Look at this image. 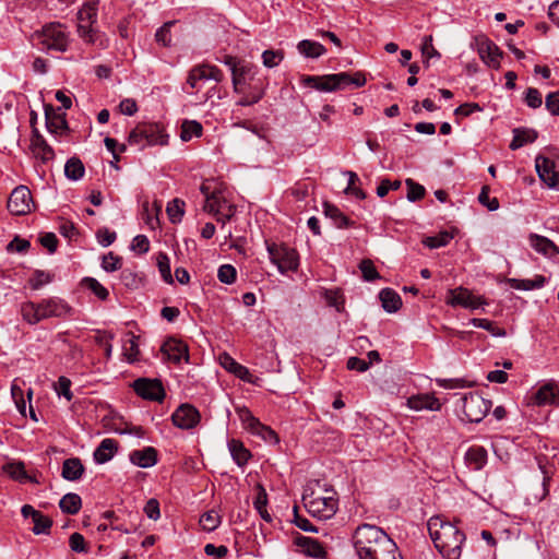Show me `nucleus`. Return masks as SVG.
Instances as JSON below:
<instances>
[{
  "mask_svg": "<svg viewBox=\"0 0 559 559\" xmlns=\"http://www.w3.org/2000/svg\"><path fill=\"white\" fill-rule=\"evenodd\" d=\"M538 133L534 129L515 128L513 130V139L510 143V148L512 151L519 150L526 144L535 142Z\"/></svg>",
  "mask_w": 559,
  "mask_h": 559,
  "instance_id": "obj_31",
  "label": "nucleus"
},
{
  "mask_svg": "<svg viewBox=\"0 0 559 559\" xmlns=\"http://www.w3.org/2000/svg\"><path fill=\"white\" fill-rule=\"evenodd\" d=\"M452 239V235L448 231H441L436 236L427 237L423 242L430 249H436L447 246Z\"/></svg>",
  "mask_w": 559,
  "mask_h": 559,
  "instance_id": "obj_52",
  "label": "nucleus"
},
{
  "mask_svg": "<svg viewBox=\"0 0 559 559\" xmlns=\"http://www.w3.org/2000/svg\"><path fill=\"white\" fill-rule=\"evenodd\" d=\"M97 2L88 1L78 13V33L79 36L87 44H98L100 48L106 47V40L102 38L99 33L92 27L96 22Z\"/></svg>",
  "mask_w": 559,
  "mask_h": 559,
  "instance_id": "obj_7",
  "label": "nucleus"
},
{
  "mask_svg": "<svg viewBox=\"0 0 559 559\" xmlns=\"http://www.w3.org/2000/svg\"><path fill=\"white\" fill-rule=\"evenodd\" d=\"M242 97L237 102L238 106H251L257 104L264 96V90L262 86L254 85L248 93L245 91L241 93Z\"/></svg>",
  "mask_w": 559,
  "mask_h": 559,
  "instance_id": "obj_43",
  "label": "nucleus"
},
{
  "mask_svg": "<svg viewBox=\"0 0 559 559\" xmlns=\"http://www.w3.org/2000/svg\"><path fill=\"white\" fill-rule=\"evenodd\" d=\"M267 252L271 261L277 265L282 274L297 270L299 257L295 249L283 243H267Z\"/></svg>",
  "mask_w": 559,
  "mask_h": 559,
  "instance_id": "obj_9",
  "label": "nucleus"
},
{
  "mask_svg": "<svg viewBox=\"0 0 559 559\" xmlns=\"http://www.w3.org/2000/svg\"><path fill=\"white\" fill-rule=\"evenodd\" d=\"M175 25V21L166 22L155 34L156 41L167 47L170 45V28Z\"/></svg>",
  "mask_w": 559,
  "mask_h": 559,
  "instance_id": "obj_57",
  "label": "nucleus"
},
{
  "mask_svg": "<svg viewBox=\"0 0 559 559\" xmlns=\"http://www.w3.org/2000/svg\"><path fill=\"white\" fill-rule=\"evenodd\" d=\"M69 545L71 550L75 552H86V545L84 536L80 533H73L71 534L69 538Z\"/></svg>",
  "mask_w": 559,
  "mask_h": 559,
  "instance_id": "obj_61",
  "label": "nucleus"
},
{
  "mask_svg": "<svg viewBox=\"0 0 559 559\" xmlns=\"http://www.w3.org/2000/svg\"><path fill=\"white\" fill-rule=\"evenodd\" d=\"M85 468L79 457H71L63 461L61 475L64 479L74 481L82 477Z\"/></svg>",
  "mask_w": 559,
  "mask_h": 559,
  "instance_id": "obj_32",
  "label": "nucleus"
},
{
  "mask_svg": "<svg viewBox=\"0 0 559 559\" xmlns=\"http://www.w3.org/2000/svg\"><path fill=\"white\" fill-rule=\"evenodd\" d=\"M535 168L539 179L549 188H559V158L537 156Z\"/></svg>",
  "mask_w": 559,
  "mask_h": 559,
  "instance_id": "obj_14",
  "label": "nucleus"
},
{
  "mask_svg": "<svg viewBox=\"0 0 559 559\" xmlns=\"http://www.w3.org/2000/svg\"><path fill=\"white\" fill-rule=\"evenodd\" d=\"M134 392L144 400L162 402L165 390L158 379L139 378L132 383Z\"/></svg>",
  "mask_w": 559,
  "mask_h": 559,
  "instance_id": "obj_15",
  "label": "nucleus"
},
{
  "mask_svg": "<svg viewBox=\"0 0 559 559\" xmlns=\"http://www.w3.org/2000/svg\"><path fill=\"white\" fill-rule=\"evenodd\" d=\"M427 527L436 549L444 559L461 558L462 546L466 540L464 532L442 516L430 518Z\"/></svg>",
  "mask_w": 559,
  "mask_h": 559,
  "instance_id": "obj_2",
  "label": "nucleus"
},
{
  "mask_svg": "<svg viewBox=\"0 0 559 559\" xmlns=\"http://www.w3.org/2000/svg\"><path fill=\"white\" fill-rule=\"evenodd\" d=\"M144 513L151 520H158L160 516L159 502L155 498H151L144 507Z\"/></svg>",
  "mask_w": 559,
  "mask_h": 559,
  "instance_id": "obj_64",
  "label": "nucleus"
},
{
  "mask_svg": "<svg viewBox=\"0 0 559 559\" xmlns=\"http://www.w3.org/2000/svg\"><path fill=\"white\" fill-rule=\"evenodd\" d=\"M118 451V442L115 439L106 438L94 451V460L98 464H104L111 460Z\"/></svg>",
  "mask_w": 559,
  "mask_h": 559,
  "instance_id": "obj_30",
  "label": "nucleus"
},
{
  "mask_svg": "<svg viewBox=\"0 0 559 559\" xmlns=\"http://www.w3.org/2000/svg\"><path fill=\"white\" fill-rule=\"evenodd\" d=\"M545 106L551 115L559 116V91L551 92L546 96Z\"/></svg>",
  "mask_w": 559,
  "mask_h": 559,
  "instance_id": "obj_60",
  "label": "nucleus"
},
{
  "mask_svg": "<svg viewBox=\"0 0 559 559\" xmlns=\"http://www.w3.org/2000/svg\"><path fill=\"white\" fill-rule=\"evenodd\" d=\"M155 260H156V266L159 271L162 280H174L173 274H171L170 260H169L168 255L164 252H159L155 257Z\"/></svg>",
  "mask_w": 559,
  "mask_h": 559,
  "instance_id": "obj_49",
  "label": "nucleus"
},
{
  "mask_svg": "<svg viewBox=\"0 0 559 559\" xmlns=\"http://www.w3.org/2000/svg\"><path fill=\"white\" fill-rule=\"evenodd\" d=\"M46 126L50 133L57 134L68 130L64 112H59L52 105H45Z\"/></svg>",
  "mask_w": 559,
  "mask_h": 559,
  "instance_id": "obj_22",
  "label": "nucleus"
},
{
  "mask_svg": "<svg viewBox=\"0 0 559 559\" xmlns=\"http://www.w3.org/2000/svg\"><path fill=\"white\" fill-rule=\"evenodd\" d=\"M31 147L33 153L39 157L43 162L51 160L55 156L53 150L46 142L41 134L37 130H34L31 140Z\"/></svg>",
  "mask_w": 559,
  "mask_h": 559,
  "instance_id": "obj_28",
  "label": "nucleus"
},
{
  "mask_svg": "<svg viewBox=\"0 0 559 559\" xmlns=\"http://www.w3.org/2000/svg\"><path fill=\"white\" fill-rule=\"evenodd\" d=\"M128 336H130V338H128L123 344V355L129 362H134L138 360L140 355L138 336H135L132 332H129Z\"/></svg>",
  "mask_w": 559,
  "mask_h": 559,
  "instance_id": "obj_44",
  "label": "nucleus"
},
{
  "mask_svg": "<svg viewBox=\"0 0 559 559\" xmlns=\"http://www.w3.org/2000/svg\"><path fill=\"white\" fill-rule=\"evenodd\" d=\"M284 59L282 50H264L262 53L263 64L266 68L276 67Z\"/></svg>",
  "mask_w": 559,
  "mask_h": 559,
  "instance_id": "obj_55",
  "label": "nucleus"
},
{
  "mask_svg": "<svg viewBox=\"0 0 559 559\" xmlns=\"http://www.w3.org/2000/svg\"><path fill=\"white\" fill-rule=\"evenodd\" d=\"M214 183V180H205L200 187L205 198L203 210L214 215L217 222L225 224L235 215L236 210L227 202L217 185L213 186Z\"/></svg>",
  "mask_w": 559,
  "mask_h": 559,
  "instance_id": "obj_4",
  "label": "nucleus"
},
{
  "mask_svg": "<svg viewBox=\"0 0 559 559\" xmlns=\"http://www.w3.org/2000/svg\"><path fill=\"white\" fill-rule=\"evenodd\" d=\"M307 511L319 520H329L337 511L338 501L333 489L323 491H311L302 497Z\"/></svg>",
  "mask_w": 559,
  "mask_h": 559,
  "instance_id": "obj_5",
  "label": "nucleus"
},
{
  "mask_svg": "<svg viewBox=\"0 0 559 559\" xmlns=\"http://www.w3.org/2000/svg\"><path fill=\"white\" fill-rule=\"evenodd\" d=\"M21 513L25 519H32L34 523L32 531L34 534L39 535L49 533L52 521L48 516L44 515L40 511L35 510L29 504H25L22 507Z\"/></svg>",
  "mask_w": 559,
  "mask_h": 559,
  "instance_id": "obj_20",
  "label": "nucleus"
},
{
  "mask_svg": "<svg viewBox=\"0 0 559 559\" xmlns=\"http://www.w3.org/2000/svg\"><path fill=\"white\" fill-rule=\"evenodd\" d=\"M157 450L153 447L134 450L129 455L131 463L142 468L154 466L157 463Z\"/></svg>",
  "mask_w": 559,
  "mask_h": 559,
  "instance_id": "obj_25",
  "label": "nucleus"
},
{
  "mask_svg": "<svg viewBox=\"0 0 559 559\" xmlns=\"http://www.w3.org/2000/svg\"><path fill=\"white\" fill-rule=\"evenodd\" d=\"M489 187L484 186L478 195V201L481 205L486 206L489 211H496L499 209V201L497 198H489Z\"/></svg>",
  "mask_w": 559,
  "mask_h": 559,
  "instance_id": "obj_56",
  "label": "nucleus"
},
{
  "mask_svg": "<svg viewBox=\"0 0 559 559\" xmlns=\"http://www.w3.org/2000/svg\"><path fill=\"white\" fill-rule=\"evenodd\" d=\"M222 518L215 510H210L202 514L200 518V524L204 531L212 532L218 527Z\"/></svg>",
  "mask_w": 559,
  "mask_h": 559,
  "instance_id": "obj_46",
  "label": "nucleus"
},
{
  "mask_svg": "<svg viewBox=\"0 0 559 559\" xmlns=\"http://www.w3.org/2000/svg\"><path fill=\"white\" fill-rule=\"evenodd\" d=\"M59 507L63 513L76 514L82 507L81 497L78 493L69 492L60 499Z\"/></svg>",
  "mask_w": 559,
  "mask_h": 559,
  "instance_id": "obj_38",
  "label": "nucleus"
},
{
  "mask_svg": "<svg viewBox=\"0 0 559 559\" xmlns=\"http://www.w3.org/2000/svg\"><path fill=\"white\" fill-rule=\"evenodd\" d=\"M2 471L13 480L26 483L28 474L25 471V464L22 461H11L2 466Z\"/></svg>",
  "mask_w": 559,
  "mask_h": 559,
  "instance_id": "obj_34",
  "label": "nucleus"
},
{
  "mask_svg": "<svg viewBox=\"0 0 559 559\" xmlns=\"http://www.w3.org/2000/svg\"><path fill=\"white\" fill-rule=\"evenodd\" d=\"M353 545L359 559H403L393 539L376 525H359L353 534Z\"/></svg>",
  "mask_w": 559,
  "mask_h": 559,
  "instance_id": "obj_1",
  "label": "nucleus"
},
{
  "mask_svg": "<svg viewBox=\"0 0 559 559\" xmlns=\"http://www.w3.org/2000/svg\"><path fill=\"white\" fill-rule=\"evenodd\" d=\"M359 270L364 280H382L373 262L369 259H365L359 263Z\"/></svg>",
  "mask_w": 559,
  "mask_h": 559,
  "instance_id": "obj_54",
  "label": "nucleus"
},
{
  "mask_svg": "<svg viewBox=\"0 0 559 559\" xmlns=\"http://www.w3.org/2000/svg\"><path fill=\"white\" fill-rule=\"evenodd\" d=\"M34 206L32 192L26 186L16 187L8 200V210L13 215H26L32 212Z\"/></svg>",
  "mask_w": 559,
  "mask_h": 559,
  "instance_id": "obj_13",
  "label": "nucleus"
},
{
  "mask_svg": "<svg viewBox=\"0 0 559 559\" xmlns=\"http://www.w3.org/2000/svg\"><path fill=\"white\" fill-rule=\"evenodd\" d=\"M471 323L475 328H480V329H484V330L490 332L493 336H504L506 335V331L503 329L497 326L492 321H490L488 319L474 318L471 320Z\"/></svg>",
  "mask_w": 559,
  "mask_h": 559,
  "instance_id": "obj_50",
  "label": "nucleus"
},
{
  "mask_svg": "<svg viewBox=\"0 0 559 559\" xmlns=\"http://www.w3.org/2000/svg\"><path fill=\"white\" fill-rule=\"evenodd\" d=\"M228 449L234 461L239 466H243L245 464H247L249 459L251 457L250 451L246 449L243 443L239 440L231 439L228 442Z\"/></svg>",
  "mask_w": 559,
  "mask_h": 559,
  "instance_id": "obj_35",
  "label": "nucleus"
},
{
  "mask_svg": "<svg viewBox=\"0 0 559 559\" xmlns=\"http://www.w3.org/2000/svg\"><path fill=\"white\" fill-rule=\"evenodd\" d=\"M525 103L531 108H538L543 104L542 94L535 87H528L525 93Z\"/></svg>",
  "mask_w": 559,
  "mask_h": 559,
  "instance_id": "obj_58",
  "label": "nucleus"
},
{
  "mask_svg": "<svg viewBox=\"0 0 559 559\" xmlns=\"http://www.w3.org/2000/svg\"><path fill=\"white\" fill-rule=\"evenodd\" d=\"M223 78V72L217 67L210 64H200L193 67L189 71L187 84L190 85L191 88H195L198 81L213 80L215 82H222Z\"/></svg>",
  "mask_w": 559,
  "mask_h": 559,
  "instance_id": "obj_18",
  "label": "nucleus"
},
{
  "mask_svg": "<svg viewBox=\"0 0 559 559\" xmlns=\"http://www.w3.org/2000/svg\"><path fill=\"white\" fill-rule=\"evenodd\" d=\"M379 299L383 310L388 313L399 311L403 305L401 296L392 288H383L379 293Z\"/></svg>",
  "mask_w": 559,
  "mask_h": 559,
  "instance_id": "obj_29",
  "label": "nucleus"
},
{
  "mask_svg": "<svg viewBox=\"0 0 559 559\" xmlns=\"http://www.w3.org/2000/svg\"><path fill=\"white\" fill-rule=\"evenodd\" d=\"M71 380L64 376L58 378V381L55 383L53 388L56 393L59 396H63L70 402L73 399V393L71 391Z\"/></svg>",
  "mask_w": 559,
  "mask_h": 559,
  "instance_id": "obj_53",
  "label": "nucleus"
},
{
  "mask_svg": "<svg viewBox=\"0 0 559 559\" xmlns=\"http://www.w3.org/2000/svg\"><path fill=\"white\" fill-rule=\"evenodd\" d=\"M465 460L475 471H479L487 463V451L483 447H472L466 452Z\"/></svg>",
  "mask_w": 559,
  "mask_h": 559,
  "instance_id": "obj_36",
  "label": "nucleus"
},
{
  "mask_svg": "<svg viewBox=\"0 0 559 559\" xmlns=\"http://www.w3.org/2000/svg\"><path fill=\"white\" fill-rule=\"evenodd\" d=\"M407 406L414 411H440L441 403L433 394H418L407 400Z\"/></svg>",
  "mask_w": 559,
  "mask_h": 559,
  "instance_id": "obj_26",
  "label": "nucleus"
},
{
  "mask_svg": "<svg viewBox=\"0 0 559 559\" xmlns=\"http://www.w3.org/2000/svg\"><path fill=\"white\" fill-rule=\"evenodd\" d=\"M202 124L195 120H185L181 124L180 139L183 142L190 141L193 136L200 138L202 135Z\"/></svg>",
  "mask_w": 559,
  "mask_h": 559,
  "instance_id": "obj_42",
  "label": "nucleus"
},
{
  "mask_svg": "<svg viewBox=\"0 0 559 559\" xmlns=\"http://www.w3.org/2000/svg\"><path fill=\"white\" fill-rule=\"evenodd\" d=\"M298 51L307 58H319L326 52L325 47L309 39H304L297 45Z\"/></svg>",
  "mask_w": 559,
  "mask_h": 559,
  "instance_id": "obj_37",
  "label": "nucleus"
},
{
  "mask_svg": "<svg viewBox=\"0 0 559 559\" xmlns=\"http://www.w3.org/2000/svg\"><path fill=\"white\" fill-rule=\"evenodd\" d=\"M535 404L559 405V388L555 382H548L542 385L535 393Z\"/></svg>",
  "mask_w": 559,
  "mask_h": 559,
  "instance_id": "obj_24",
  "label": "nucleus"
},
{
  "mask_svg": "<svg viewBox=\"0 0 559 559\" xmlns=\"http://www.w3.org/2000/svg\"><path fill=\"white\" fill-rule=\"evenodd\" d=\"M462 409L469 423H480L491 408V401L471 392L462 397Z\"/></svg>",
  "mask_w": 559,
  "mask_h": 559,
  "instance_id": "obj_11",
  "label": "nucleus"
},
{
  "mask_svg": "<svg viewBox=\"0 0 559 559\" xmlns=\"http://www.w3.org/2000/svg\"><path fill=\"white\" fill-rule=\"evenodd\" d=\"M40 245L46 248L50 253L57 250L58 238L53 233H46L39 237Z\"/></svg>",
  "mask_w": 559,
  "mask_h": 559,
  "instance_id": "obj_63",
  "label": "nucleus"
},
{
  "mask_svg": "<svg viewBox=\"0 0 559 559\" xmlns=\"http://www.w3.org/2000/svg\"><path fill=\"white\" fill-rule=\"evenodd\" d=\"M21 314L29 324H36L43 319L39 304L26 302L21 306Z\"/></svg>",
  "mask_w": 559,
  "mask_h": 559,
  "instance_id": "obj_41",
  "label": "nucleus"
},
{
  "mask_svg": "<svg viewBox=\"0 0 559 559\" xmlns=\"http://www.w3.org/2000/svg\"><path fill=\"white\" fill-rule=\"evenodd\" d=\"M168 134L162 124L155 122H140L131 130L128 136L130 145H136L140 148L152 145H167Z\"/></svg>",
  "mask_w": 559,
  "mask_h": 559,
  "instance_id": "obj_6",
  "label": "nucleus"
},
{
  "mask_svg": "<svg viewBox=\"0 0 559 559\" xmlns=\"http://www.w3.org/2000/svg\"><path fill=\"white\" fill-rule=\"evenodd\" d=\"M253 504L255 510L259 512L263 520H265L266 522L272 521L271 515L266 511L267 495L265 489L261 485H258V495L255 497Z\"/></svg>",
  "mask_w": 559,
  "mask_h": 559,
  "instance_id": "obj_45",
  "label": "nucleus"
},
{
  "mask_svg": "<svg viewBox=\"0 0 559 559\" xmlns=\"http://www.w3.org/2000/svg\"><path fill=\"white\" fill-rule=\"evenodd\" d=\"M296 540H297V545L302 549V551L307 556L312 557V558H318V559L324 558V556H325L324 547L318 540H316L311 537H306V536H300Z\"/></svg>",
  "mask_w": 559,
  "mask_h": 559,
  "instance_id": "obj_33",
  "label": "nucleus"
},
{
  "mask_svg": "<svg viewBox=\"0 0 559 559\" xmlns=\"http://www.w3.org/2000/svg\"><path fill=\"white\" fill-rule=\"evenodd\" d=\"M160 353L164 360L174 364H180L181 360H185L186 362L189 361L188 345L181 340L175 337H169L164 342L160 347Z\"/></svg>",
  "mask_w": 559,
  "mask_h": 559,
  "instance_id": "obj_16",
  "label": "nucleus"
},
{
  "mask_svg": "<svg viewBox=\"0 0 559 559\" xmlns=\"http://www.w3.org/2000/svg\"><path fill=\"white\" fill-rule=\"evenodd\" d=\"M530 245L545 257L555 258L559 255V247L547 237L532 234L530 236Z\"/></svg>",
  "mask_w": 559,
  "mask_h": 559,
  "instance_id": "obj_27",
  "label": "nucleus"
},
{
  "mask_svg": "<svg viewBox=\"0 0 559 559\" xmlns=\"http://www.w3.org/2000/svg\"><path fill=\"white\" fill-rule=\"evenodd\" d=\"M102 267L108 272L116 271L121 267V258L109 252L103 257Z\"/></svg>",
  "mask_w": 559,
  "mask_h": 559,
  "instance_id": "obj_59",
  "label": "nucleus"
},
{
  "mask_svg": "<svg viewBox=\"0 0 559 559\" xmlns=\"http://www.w3.org/2000/svg\"><path fill=\"white\" fill-rule=\"evenodd\" d=\"M37 44L47 50L64 52L69 46V36L66 28L59 23H50L40 32L34 34Z\"/></svg>",
  "mask_w": 559,
  "mask_h": 559,
  "instance_id": "obj_8",
  "label": "nucleus"
},
{
  "mask_svg": "<svg viewBox=\"0 0 559 559\" xmlns=\"http://www.w3.org/2000/svg\"><path fill=\"white\" fill-rule=\"evenodd\" d=\"M255 72L257 69L254 66L245 61H240L231 73L234 91L236 93H242V86L247 83V81H253Z\"/></svg>",
  "mask_w": 559,
  "mask_h": 559,
  "instance_id": "obj_21",
  "label": "nucleus"
},
{
  "mask_svg": "<svg viewBox=\"0 0 559 559\" xmlns=\"http://www.w3.org/2000/svg\"><path fill=\"white\" fill-rule=\"evenodd\" d=\"M85 174V168L82 160L78 157L68 159L64 166V175L70 180H80Z\"/></svg>",
  "mask_w": 559,
  "mask_h": 559,
  "instance_id": "obj_40",
  "label": "nucleus"
},
{
  "mask_svg": "<svg viewBox=\"0 0 559 559\" xmlns=\"http://www.w3.org/2000/svg\"><path fill=\"white\" fill-rule=\"evenodd\" d=\"M324 214L330 217L338 228L353 226L348 217H346L335 205L325 202L323 204Z\"/></svg>",
  "mask_w": 559,
  "mask_h": 559,
  "instance_id": "obj_39",
  "label": "nucleus"
},
{
  "mask_svg": "<svg viewBox=\"0 0 559 559\" xmlns=\"http://www.w3.org/2000/svg\"><path fill=\"white\" fill-rule=\"evenodd\" d=\"M477 50L480 59L488 67L493 69H498L500 67V59L502 57V52L493 41L487 38L479 39L477 41Z\"/></svg>",
  "mask_w": 559,
  "mask_h": 559,
  "instance_id": "obj_19",
  "label": "nucleus"
},
{
  "mask_svg": "<svg viewBox=\"0 0 559 559\" xmlns=\"http://www.w3.org/2000/svg\"><path fill=\"white\" fill-rule=\"evenodd\" d=\"M323 296L329 306L334 307L337 311L344 309V297L341 289H325Z\"/></svg>",
  "mask_w": 559,
  "mask_h": 559,
  "instance_id": "obj_48",
  "label": "nucleus"
},
{
  "mask_svg": "<svg viewBox=\"0 0 559 559\" xmlns=\"http://www.w3.org/2000/svg\"><path fill=\"white\" fill-rule=\"evenodd\" d=\"M300 83L304 86L314 88L320 92H335L344 90L348 85L361 87L366 84V78L361 72L354 74L341 72L324 75H301Z\"/></svg>",
  "mask_w": 559,
  "mask_h": 559,
  "instance_id": "obj_3",
  "label": "nucleus"
},
{
  "mask_svg": "<svg viewBox=\"0 0 559 559\" xmlns=\"http://www.w3.org/2000/svg\"><path fill=\"white\" fill-rule=\"evenodd\" d=\"M237 414L249 432L271 444L280 442L277 433L271 427L263 425L247 407L237 408Z\"/></svg>",
  "mask_w": 559,
  "mask_h": 559,
  "instance_id": "obj_10",
  "label": "nucleus"
},
{
  "mask_svg": "<svg viewBox=\"0 0 559 559\" xmlns=\"http://www.w3.org/2000/svg\"><path fill=\"white\" fill-rule=\"evenodd\" d=\"M131 249L139 253H146L150 250V240L144 235H138L133 238Z\"/></svg>",
  "mask_w": 559,
  "mask_h": 559,
  "instance_id": "obj_62",
  "label": "nucleus"
},
{
  "mask_svg": "<svg viewBox=\"0 0 559 559\" xmlns=\"http://www.w3.org/2000/svg\"><path fill=\"white\" fill-rule=\"evenodd\" d=\"M445 302L451 307H462L469 310H475L481 306L488 305L483 296L475 295L469 289L462 286L449 289Z\"/></svg>",
  "mask_w": 559,
  "mask_h": 559,
  "instance_id": "obj_12",
  "label": "nucleus"
},
{
  "mask_svg": "<svg viewBox=\"0 0 559 559\" xmlns=\"http://www.w3.org/2000/svg\"><path fill=\"white\" fill-rule=\"evenodd\" d=\"M200 419L199 411L190 404L180 405L171 416L174 425L181 429L194 428L200 423Z\"/></svg>",
  "mask_w": 559,
  "mask_h": 559,
  "instance_id": "obj_17",
  "label": "nucleus"
},
{
  "mask_svg": "<svg viewBox=\"0 0 559 559\" xmlns=\"http://www.w3.org/2000/svg\"><path fill=\"white\" fill-rule=\"evenodd\" d=\"M166 211L171 223H179L185 214V202L179 199H174L168 203Z\"/></svg>",
  "mask_w": 559,
  "mask_h": 559,
  "instance_id": "obj_47",
  "label": "nucleus"
},
{
  "mask_svg": "<svg viewBox=\"0 0 559 559\" xmlns=\"http://www.w3.org/2000/svg\"><path fill=\"white\" fill-rule=\"evenodd\" d=\"M39 305L43 319L67 317L72 312V308L60 299L44 300Z\"/></svg>",
  "mask_w": 559,
  "mask_h": 559,
  "instance_id": "obj_23",
  "label": "nucleus"
},
{
  "mask_svg": "<svg viewBox=\"0 0 559 559\" xmlns=\"http://www.w3.org/2000/svg\"><path fill=\"white\" fill-rule=\"evenodd\" d=\"M405 185L407 186V200L411 202H416L421 200L425 197L426 190L424 186L415 182L413 179L408 178L405 180Z\"/></svg>",
  "mask_w": 559,
  "mask_h": 559,
  "instance_id": "obj_51",
  "label": "nucleus"
}]
</instances>
